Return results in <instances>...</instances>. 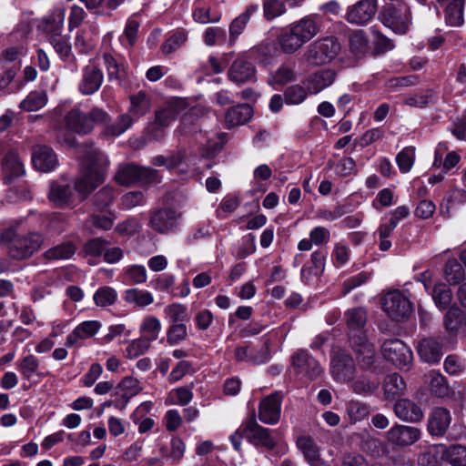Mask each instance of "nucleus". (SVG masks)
<instances>
[{"mask_svg": "<svg viewBox=\"0 0 466 466\" xmlns=\"http://www.w3.org/2000/svg\"><path fill=\"white\" fill-rule=\"evenodd\" d=\"M417 352L422 361L430 364L439 362L442 356L441 347L434 339H422L418 343Z\"/></svg>", "mask_w": 466, "mask_h": 466, "instance_id": "obj_30", "label": "nucleus"}, {"mask_svg": "<svg viewBox=\"0 0 466 466\" xmlns=\"http://www.w3.org/2000/svg\"><path fill=\"white\" fill-rule=\"evenodd\" d=\"M350 48L358 56L366 54L370 49V39L363 30H355L350 35Z\"/></svg>", "mask_w": 466, "mask_h": 466, "instance_id": "obj_50", "label": "nucleus"}, {"mask_svg": "<svg viewBox=\"0 0 466 466\" xmlns=\"http://www.w3.org/2000/svg\"><path fill=\"white\" fill-rule=\"evenodd\" d=\"M151 347V342L142 337L132 339L126 348V356L128 359H136L145 354Z\"/></svg>", "mask_w": 466, "mask_h": 466, "instance_id": "obj_64", "label": "nucleus"}, {"mask_svg": "<svg viewBox=\"0 0 466 466\" xmlns=\"http://www.w3.org/2000/svg\"><path fill=\"white\" fill-rule=\"evenodd\" d=\"M415 147H406L396 156V163L401 173H408L414 165Z\"/></svg>", "mask_w": 466, "mask_h": 466, "instance_id": "obj_62", "label": "nucleus"}, {"mask_svg": "<svg viewBox=\"0 0 466 466\" xmlns=\"http://www.w3.org/2000/svg\"><path fill=\"white\" fill-rule=\"evenodd\" d=\"M123 279L131 285L142 284L147 279V268L143 265L134 264L123 269Z\"/></svg>", "mask_w": 466, "mask_h": 466, "instance_id": "obj_52", "label": "nucleus"}, {"mask_svg": "<svg viewBox=\"0 0 466 466\" xmlns=\"http://www.w3.org/2000/svg\"><path fill=\"white\" fill-rule=\"evenodd\" d=\"M304 44L313 39L321 30L322 19L319 15H309L289 25Z\"/></svg>", "mask_w": 466, "mask_h": 466, "instance_id": "obj_14", "label": "nucleus"}, {"mask_svg": "<svg viewBox=\"0 0 466 466\" xmlns=\"http://www.w3.org/2000/svg\"><path fill=\"white\" fill-rule=\"evenodd\" d=\"M451 413L444 408H435L429 418L428 430L431 434L443 435L450 426Z\"/></svg>", "mask_w": 466, "mask_h": 466, "instance_id": "obj_31", "label": "nucleus"}, {"mask_svg": "<svg viewBox=\"0 0 466 466\" xmlns=\"http://www.w3.org/2000/svg\"><path fill=\"white\" fill-rule=\"evenodd\" d=\"M49 41L61 59L66 60L70 57L72 47L68 37L62 35H51Z\"/></svg>", "mask_w": 466, "mask_h": 466, "instance_id": "obj_63", "label": "nucleus"}, {"mask_svg": "<svg viewBox=\"0 0 466 466\" xmlns=\"http://www.w3.org/2000/svg\"><path fill=\"white\" fill-rule=\"evenodd\" d=\"M420 436V429L401 424H395L386 432L388 442L397 447L410 446L419 441Z\"/></svg>", "mask_w": 466, "mask_h": 466, "instance_id": "obj_12", "label": "nucleus"}, {"mask_svg": "<svg viewBox=\"0 0 466 466\" xmlns=\"http://www.w3.org/2000/svg\"><path fill=\"white\" fill-rule=\"evenodd\" d=\"M381 308L390 319L397 322L406 320L413 310L409 296L399 289H391L384 294Z\"/></svg>", "mask_w": 466, "mask_h": 466, "instance_id": "obj_4", "label": "nucleus"}, {"mask_svg": "<svg viewBox=\"0 0 466 466\" xmlns=\"http://www.w3.org/2000/svg\"><path fill=\"white\" fill-rule=\"evenodd\" d=\"M256 76V68L251 62L243 58H238L233 62L229 70V80L236 84L253 81Z\"/></svg>", "mask_w": 466, "mask_h": 466, "instance_id": "obj_26", "label": "nucleus"}, {"mask_svg": "<svg viewBox=\"0 0 466 466\" xmlns=\"http://www.w3.org/2000/svg\"><path fill=\"white\" fill-rule=\"evenodd\" d=\"M180 215L170 208L159 209L150 217V228L159 233H169L178 226Z\"/></svg>", "mask_w": 466, "mask_h": 466, "instance_id": "obj_16", "label": "nucleus"}, {"mask_svg": "<svg viewBox=\"0 0 466 466\" xmlns=\"http://www.w3.org/2000/svg\"><path fill=\"white\" fill-rule=\"evenodd\" d=\"M235 357L239 361H247L253 364H262L268 360V354L266 352L248 346L238 347L235 350Z\"/></svg>", "mask_w": 466, "mask_h": 466, "instance_id": "obj_44", "label": "nucleus"}, {"mask_svg": "<svg viewBox=\"0 0 466 466\" xmlns=\"http://www.w3.org/2000/svg\"><path fill=\"white\" fill-rule=\"evenodd\" d=\"M376 12L375 0H360L348 7L346 20L350 24L365 25L372 19Z\"/></svg>", "mask_w": 466, "mask_h": 466, "instance_id": "obj_13", "label": "nucleus"}, {"mask_svg": "<svg viewBox=\"0 0 466 466\" xmlns=\"http://www.w3.org/2000/svg\"><path fill=\"white\" fill-rule=\"evenodd\" d=\"M292 366L298 376L310 380L319 377L323 371L320 364L306 350H299L293 355Z\"/></svg>", "mask_w": 466, "mask_h": 466, "instance_id": "obj_11", "label": "nucleus"}, {"mask_svg": "<svg viewBox=\"0 0 466 466\" xmlns=\"http://www.w3.org/2000/svg\"><path fill=\"white\" fill-rule=\"evenodd\" d=\"M443 273L446 281L450 285H457L465 279V269L455 258L447 261Z\"/></svg>", "mask_w": 466, "mask_h": 466, "instance_id": "obj_48", "label": "nucleus"}, {"mask_svg": "<svg viewBox=\"0 0 466 466\" xmlns=\"http://www.w3.org/2000/svg\"><path fill=\"white\" fill-rule=\"evenodd\" d=\"M42 242L43 238L38 233L15 238L9 245V254L15 259L26 258L40 248Z\"/></svg>", "mask_w": 466, "mask_h": 466, "instance_id": "obj_10", "label": "nucleus"}, {"mask_svg": "<svg viewBox=\"0 0 466 466\" xmlns=\"http://www.w3.org/2000/svg\"><path fill=\"white\" fill-rule=\"evenodd\" d=\"M100 328L101 323L97 320L83 321L67 336L65 345L72 347L79 340L90 339L99 331Z\"/></svg>", "mask_w": 466, "mask_h": 466, "instance_id": "obj_27", "label": "nucleus"}, {"mask_svg": "<svg viewBox=\"0 0 466 466\" xmlns=\"http://www.w3.org/2000/svg\"><path fill=\"white\" fill-rule=\"evenodd\" d=\"M142 390L140 381L132 377H125L116 387V395L115 407L120 410H124L129 400L137 395Z\"/></svg>", "mask_w": 466, "mask_h": 466, "instance_id": "obj_20", "label": "nucleus"}, {"mask_svg": "<svg viewBox=\"0 0 466 466\" xmlns=\"http://www.w3.org/2000/svg\"><path fill=\"white\" fill-rule=\"evenodd\" d=\"M81 174L75 182V189L85 199L105 180L109 167L107 157L91 144L79 147Z\"/></svg>", "mask_w": 466, "mask_h": 466, "instance_id": "obj_1", "label": "nucleus"}, {"mask_svg": "<svg viewBox=\"0 0 466 466\" xmlns=\"http://www.w3.org/2000/svg\"><path fill=\"white\" fill-rule=\"evenodd\" d=\"M152 163L157 167H165L168 170L177 168L179 173L187 172V169L182 167L184 164L187 165L186 153L183 150H177L168 157L157 156L153 157Z\"/></svg>", "mask_w": 466, "mask_h": 466, "instance_id": "obj_38", "label": "nucleus"}, {"mask_svg": "<svg viewBox=\"0 0 466 466\" xmlns=\"http://www.w3.org/2000/svg\"><path fill=\"white\" fill-rule=\"evenodd\" d=\"M124 299L126 302L138 308H145L154 302L151 292L136 288L126 290Z\"/></svg>", "mask_w": 466, "mask_h": 466, "instance_id": "obj_45", "label": "nucleus"}, {"mask_svg": "<svg viewBox=\"0 0 466 466\" xmlns=\"http://www.w3.org/2000/svg\"><path fill=\"white\" fill-rule=\"evenodd\" d=\"M350 339L360 365L363 368H370L375 360L373 345L368 340L364 333L352 335Z\"/></svg>", "mask_w": 466, "mask_h": 466, "instance_id": "obj_21", "label": "nucleus"}, {"mask_svg": "<svg viewBox=\"0 0 466 466\" xmlns=\"http://www.w3.org/2000/svg\"><path fill=\"white\" fill-rule=\"evenodd\" d=\"M330 374L339 383H350L355 377L356 366L352 357L345 350L334 351L330 357Z\"/></svg>", "mask_w": 466, "mask_h": 466, "instance_id": "obj_8", "label": "nucleus"}, {"mask_svg": "<svg viewBox=\"0 0 466 466\" xmlns=\"http://www.w3.org/2000/svg\"><path fill=\"white\" fill-rule=\"evenodd\" d=\"M463 0H452L445 10V21L451 26L463 24Z\"/></svg>", "mask_w": 466, "mask_h": 466, "instance_id": "obj_53", "label": "nucleus"}, {"mask_svg": "<svg viewBox=\"0 0 466 466\" xmlns=\"http://www.w3.org/2000/svg\"><path fill=\"white\" fill-rule=\"evenodd\" d=\"M431 297L440 310L447 309L452 299L451 291L442 282H438L434 285Z\"/></svg>", "mask_w": 466, "mask_h": 466, "instance_id": "obj_54", "label": "nucleus"}, {"mask_svg": "<svg viewBox=\"0 0 466 466\" xmlns=\"http://www.w3.org/2000/svg\"><path fill=\"white\" fill-rule=\"evenodd\" d=\"M384 358L400 369H410L412 362V351L400 339H388L381 348Z\"/></svg>", "mask_w": 466, "mask_h": 466, "instance_id": "obj_9", "label": "nucleus"}, {"mask_svg": "<svg viewBox=\"0 0 466 466\" xmlns=\"http://www.w3.org/2000/svg\"><path fill=\"white\" fill-rule=\"evenodd\" d=\"M65 18L66 9L63 6H56L42 18L39 27L50 35H61Z\"/></svg>", "mask_w": 466, "mask_h": 466, "instance_id": "obj_25", "label": "nucleus"}, {"mask_svg": "<svg viewBox=\"0 0 466 466\" xmlns=\"http://www.w3.org/2000/svg\"><path fill=\"white\" fill-rule=\"evenodd\" d=\"M161 328L160 320L155 316L148 315L142 319L139 332L142 338L152 343L158 339Z\"/></svg>", "mask_w": 466, "mask_h": 466, "instance_id": "obj_43", "label": "nucleus"}, {"mask_svg": "<svg viewBox=\"0 0 466 466\" xmlns=\"http://www.w3.org/2000/svg\"><path fill=\"white\" fill-rule=\"evenodd\" d=\"M16 369L25 380H30L38 374L39 360L34 355H27L16 363Z\"/></svg>", "mask_w": 466, "mask_h": 466, "instance_id": "obj_55", "label": "nucleus"}, {"mask_svg": "<svg viewBox=\"0 0 466 466\" xmlns=\"http://www.w3.org/2000/svg\"><path fill=\"white\" fill-rule=\"evenodd\" d=\"M130 106L127 114L134 118L135 122L145 116L151 108V97L145 91H139L129 96Z\"/></svg>", "mask_w": 466, "mask_h": 466, "instance_id": "obj_33", "label": "nucleus"}, {"mask_svg": "<svg viewBox=\"0 0 466 466\" xmlns=\"http://www.w3.org/2000/svg\"><path fill=\"white\" fill-rule=\"evenodd\" d=\"M2 171L5 183H11L25 174V166L15 151L5 154L2 163Z\"/></svg>", "mask_w": 466, "mask_h": 466, "instance_id": "obj_28", "label": "nucleus"}, {"mask_svg": "<svg viewBox=\"0 0 466 466\" xmlns=\"http://www.w3.org/2000/svg\"><path fill=\"white\" fill-rule=\"evenodd\" d=\"M258 10V5H249L229 25V39L235 41L245 30L250 17Z\"/></svg>", "mask_w": 466, "mask_h": 466, "instance_id": "obj_41", "label": "nucleus"}, {"mask_svg": "<svg viewBox=\"0 0 466 466\" xmlns=\"http://www.w3.org/2000/svg\"><path fill=\"white\" fill-rule=\"evenodd\" d=\"M370 412V406L359 400H350L346 404V415L352 424L365 420Z\"/></svg>", "mask_w": 466, "mask_h": 466, "instance_id": "obj_49", "label": "nucleus"}, {"mask_svg": "<svg viewBox=\"0 0 466 466\" xmlns=\"http://www.w3.org/2000/svg\"><path fill=\"white\" fill-rule=\"evenodd\" d=\"M339 43L333 37H324L310 44L305 50V61L314 66L330 63L339 55Z\"/></svg>", "mask_w": 466, "mask_h": 466, "instance_id": "obj_3", "label": "nucleus"}, {"mask_svg": "<svg viewBox=\"0 0 466 466\" xmlns=\"http://www.w3.org/2000/svg\"><path fill=\"white\" fill-rule=\"evenodd\" d=\"M345 319L350 332L358 331L360 334L367 321V312L362 308L351 309L345 313Z\"/></svg>", "mask_w": 466, "mask_h": 466, "instance_id": "obj_51", "label": "nucleus"}, {"mask_svg": "<svg viewBox=\"0 0 466 466\" xmlns=\"http://www.w3.org/2000/svg\"><path fill=\"white\" fill-rule=\"evenodd\" d=\"M47 103V96L43 91H35L27 95L21 102L20 106L26 111H36L43 108Z\"/></svg>", "mask_w": 466, "mask_h": 466, "instance_id": "obj_60", "label": "nucleus"}, {"mask_svg": "<svg viewBox=\"0 0 466 466\" xmlns=\"http://www.w3.org/2000/svg\"><path fill=\"white\" fill-rule=\"evenodd\" d=\"M437 451L442 452V461L451 466H466V446L452 444L447 446L441 444L435 448Z\"/></svg>", "mask_w": 466, "mask_h": 466, "instance_id": "obj_34", "label": "nucleus"}, {"mask_svg": "<svg viewBox=\"0 0 466 466\" xmlns=\"http://www.w3.org/2000/svg\"><path fill=\"white\" fill-rule=\"evenodd\" d=\"M107 117V114L101 109H94L86 115L79 107H74L66 115L65 123L75 133L87 134L93 129L95 122L106 121Z\"/></svg>", "mask_w": 466, "mask_h": 466, "instance_id": "obj_5", "label": "nucleus"}, {"mask_svg": "<svg viewBox=\"0 0 466 466\" xmlns=\"http://www.w3.org/2000/svg\"><path fill=\"white\" fill-rule=\"evenodd\" d=\"M134 123V118L127 113H124L115 122L106 125L104 134L108 137H119L130 128Z\"/></svg>", "mask_w": 466, "mask_h": 466, "instance_id": "obj_47", "label": "nucleus"}, {"mask_svg": "<svg viewBox=\"0 0 466 466\" xmlns=\"http://www.w3.org/2000/svg\"><path fill=\"white\" fill-rule=\"evenodd\" d=\"M48 198L56 206L63 208L73 204V193L67 184L54 182L51 184Z\"/></svg>", "mask_w": 466, "mask_h": 466, "instance_id": "obj_37", "label": "nucleus"}, {"mask_svg": "<svg viewBox=\"0 0 466 466\" xmlns=\"http://www.w3.org/2000/svg\"><path fill=\"white\" fill-rule=\"evenodd\" d=\"M32 162L37 170L50 172L57 166V157L51 147L35 146L32 153Z\"/></svg>", "mask_w": 466, "mask_h": 466, "instance_id": "obj_24", "label": "nucleus"}, {"mask_svg": "<svg viewBox=\"0 0 466 466\" xmlns=\"http://www.w3.org/2000/svg\"><path fill=\"white\" fill-rule=\"evenodd\" d=\"M327 253L323 250L318 249L311 254L312 266L306 268L303 267L301 269V279L306 278V274L309 272L314 274V276H320L325 269V261Z\"/></svg>", "mask_w": 466, "mask_h": 466, "instance_id": "obj_58", "label": "nucleus"}, {"mask_svg": "<svg viewBox=\"0 0 466 466\" xmlns=\"http://www.w3.org/2000/svg\"><path fill=\"white\" fill-rule=\"evenodd\" d=\"M406 383L398 373L388 375L383 383L384 396L388 400H394L404 394Z\"/></svg>", "mask_w": 466, "mask_h": 466, "instance_id": "obj_42", "label": "nucleus"}, {"mask_svg": "<svg viewBox=\"0 0 466 466\" xmlns=\"http://www.w3.org/2000/svg\"><path fill=\"white\" fill-rule=\"evenodd\" d=\"M443 324L447 331L457 334L466 326V314L456 305L451 306L443 318Z\"/></svg>", "mask_w": 466, "mask_h": 466, "instance_id": "obj_39", "label": "nucleus"}, {"mask_svg": "<svg viewBox=\"0 0 466 466\" xmlns=\"http://www.w3.org/2000/svg\"><path fill=\"white\" fill-rule=\"evenodd\" d=\"M380 381L367 375H361L350 381V389L359 395H371L379 388Z\"/></svg>", "mask_w": 466, "mask_h": 466, "instance_id": "obj_46", "label": "nucleus"}, {"mask_svg": "<svg viewBox=\"0 0 466 466\" xmlns=\"http://www.w3.org/2000/svg\"><path fill=\"white\" fill-rule=\"evenodd\" d=\"M117 299V292L111 287L104 286L99 288L93 296L96 306L106 308L113 305Z\"/></svg>", "mask_w": 466, "mask_h": 466, "instance_id": "obj_61", "label": "nucleus"}, {"mask_svg": "<svg viewBox=\"0 0 466 466\" xmlns=\"http://www.w3.org/2000/svg\"><path fill=\"white\" fill-rule=\"evenodd\" d=\"M282 397L276 392L263 399L259 404L258 418L266 424H276L280 419Z\"/></svg>", "mask_w": 466, "mask_h": 466, "instance_id": "obj_18", "label": "nucleus"}, {"mask_svg": "<svg viewBox=\"0 0 466 466\" xmlns=\"http://www.w3.org/2000/svg\"><path fill=\"white\" fill-rule=\"evenodd\" d=\"M192 16L194 21L199 24L218 23L221 19L220 14L211 13L210 7L201 2L196 4Z\"/></svg>", "mask_w": 466, "mask_h": 466, "instance_id": "obj_56", "label": "nucleus"}, {"mask_svg": "<svg viewBox=\"0 0 466 466\" xmlns=\"http://www.w3.org/2000/svg\"><path fill=\"white\" fill-rule=\"evenodd\" d=\"M466 204V189L454 186L446 191L441 204V212L451 217L454 211Z\"/></svg>", "mask_w": 466, "mask_h": 466, "instance_id": "obj_23", "label": "nucleus"}, {"mask_svg": "<svg viewBox=\"0 0 466 466\" xmlns=\"http://www.w3.org/2000/svg\"><path fill=\"white\" fill-rule=\"evenodd\" d=\"M253 116V109L248 104H240L231 107L225 116L228 127H234L248 123Z\"/></svg>", "mask_w": 466, "mask_h": 466, "instance_id": "obj_35", "label": "nucleus"}, {"mask_svg": "<svg viewBox=\"0 0 466 466\" xmlns=\"http://www.w3.org/2000/svg\"><path fill=\"white\" fill-rule=\"evenodd\" d=\"M103 80V72L95 65H87L82 69L78 90L85 96L93 95L100 88Z\"/></svg>", "mask_w": 466, "mask_h": 466, "instance_id": "obj_19", "label": "nucleus"}, {"mask_svg": "<svg viewBox=\"0 0 466 466\" xmlns=\"http://www.w3.org/2000/svg\"><path fill=\"white\" fill-rule=\"evenodd\" d=\"M201 109L193 107L188 109L187 103L183 98H173L169 100L165 106L156 112L157 123L167 127L181 116V124L179 126V132L182 135H194L199 128L197 123L199 120V114Z\"/></svg>", "mask_w": 466, "mask_h": 466, "instance_id": "obj_2", "label": "nucleus"}, {"mask_svg": "<svg viewBox=\"0 0 466 466\" xmlns=\"http://www.w3.org/2000/svg\"><path fill=\"white\" fill-rule=\"evenodd\" d=\"M394 412L400 420L409 422H419L423 418L421 409L407 399L400 400L395 403Z\"/></svg>", "mask_w": 466, "mask_h": 466, "instance_id": "obj_29", "label": "nucleus"}, {"mask_svg": "<svg viewBox=\"0 0 466 466\" xmlns=\"http://www.w3.org/2000/svg\"><path fill=\"white\" fill-rule=\"evenodd\" d=\"M309 92L306 86L295 84L288 86L284 91L285 103L289 106H298L302 104L308 97Z\"/></svg>", "mask_w": 466, "mask_h": 466, "instance_id": "obj_57", "label": "nucleus"}, {"mask_svg": "<svg viewBox=\"0 0 466 466\" xmlns=\"http://www.w3.org/2000/svg\"><path fill=\"white\" fill-rule=\"evenodd\" d=\"M296 445L310 466H328L320 460L319 450L309 436L299 437Z\"/></svg>", "mask_w": 466, "mask_h": 466, "instance_id": "obj_32", "label": "nucleus"}, {"mask_svg": "<svg viewBox=\"0 0 466 466\" xmlns=\"http://www.w3.org/2000/svg\"><path fill=\"white\" fill-rule=\"evenodd\" d=\"M295 79L296 72L294 70V66L288 64H282L276 70L269 73L267 83L272 88L277 90Z\"/></svg>", "mask_w": 466, "mask_h": 466, "instance_id": "obj_36", "label": "nucleus"}, {"mask_svg": "<svg viewBox=\"0 0 466 466\" xmlns=\"http://www.w3.org/2000/svg\"><path fill=\"white\" fill-rule=\"evenodd\" d=\"M244 429L246 431V439L255 444L264 446L268 449H272L275 445V441L270 435V430L260 426L255 418H250L244 422Z\"/></svg>", "mask_w": 466, "mask_h": 466, "instance_id": "obj_17", "label": "nucleus"}, {"mask_svg": "<svg viewBox=\"0 0 466 466\" xmlns=\"http://www.w3.org/2000/svg\"><path fill=\"white\" fill-rule=\"evenodd\" d=\"M104 66L107 72L108 80L121 85L127 76V66L124 59L116 55H113L108 51L102 54Z\"/></svg>", "mask_w": 466, "mask_h": 466, "instance_id": "obj_22", "label": "nucleus"}, {"mask_svg": "<svg viewBox=\"0 0 466 466\" xmlns=\"http://www.w3.org/2000/svg\"><path fill=\"white\" fill-rule=\"evenodd\" d=\"M278 43L281 51L289 55L294 54L304 45L290 25L279 35Z\"/></svg>", "mask_w": 466, "mask_h": 466, "instance_id": "obj_40", "label": "nucleus"}, {"mask_svg": "<svg viewBox=\"0 0 466 466\" xmlns=\"http://www.w3.org/2000/svg\"><path fill=\"white\" fill-rule=\"evenodd\" d=\"M337 74L332 69H319L309 74L303 81L309 95H318L329 87L336 79Z\"/></svg>", "mask_w": 466, "mask_h": 466, "instance_id": "obj_15", "label": "nucleus"}, {"mask_svg": "<svg viewBox=\"0 0 466 466\" xmlns=\"http://www.w3.org/2000/svg\"><path fill=\"white\" fill-rule=\"evenodd\" d=\"M115 180L124 186L140 182L143 184L158 183V172L151 167H138L132 164L119 166Z\"/></svg>", "mask_w": 466, "mask_h": 466, "instance_id": "obj_6", "label": "nucleus"}, {"mask_svg": "<svg viewBox=\"0 0 466 466\" xmlns=\"http://www.w3.org/2000/svg\"><path fill=\"white\" fill-rule=\"evenodd\" d=\"M226 135L224 133H211L207 137V142L203 145V157H213L221 149L225 143Z\"/></svg>", "mask_w": 466, "mask_h": 466, "instance_id": "obj_59", "label": "nucleus"}, {"mask_svg": "<svg viewBox=\"0 0 466 466\" xmlns=\"http://www.w3.org/2000/svg\"><path fill=\"white\" fill-rule=\"evenodd\" d=\"M380 19L385 26L400 35L408 32L411 23L410 12L406 5L398 7L394 5H386L380 13Z\"/></svg>", "mask_w": 466, "mask_h": 466, "instance_id": "obj_7", "label": "nucleus"}]
</instances>
